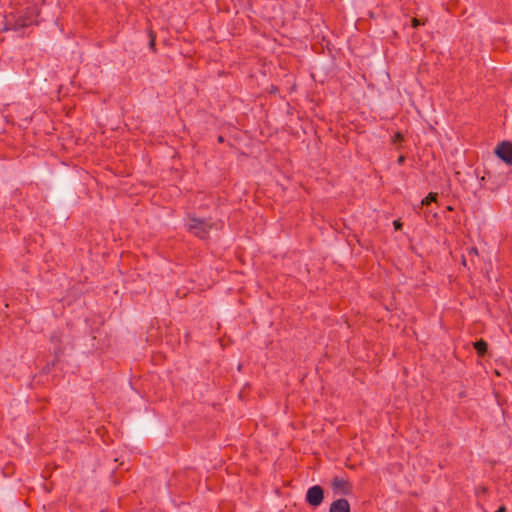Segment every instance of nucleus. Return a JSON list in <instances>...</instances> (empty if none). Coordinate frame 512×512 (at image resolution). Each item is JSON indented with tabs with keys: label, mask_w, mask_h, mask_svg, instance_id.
<instances>
[{
	"label": "nucleus",
	"mask_w": 512,
	"mask_h": 512,
	"mask_svg": "<svg viewBox=\"0 0 512 512\" xmlns=\"http://www.w3.org/2000/svg\"><path fill=\"white\" fill-rule=\"evenodd\" d=\"M329 512H351L348 500L340 498L331 503Z\"/></svg>",
	"instance_id": "obj_6"
},
{
	"label": "nucleus",
	"mask_w": 512,
	"mask_h": 512,
	"mask_svg": "<svg viewBox=\"0 0 512 512\" xmlns=\"http://www.w3.org/2000/svg\"><path fill=\"white\" fill-rule=\"evenodd\" d=\"M40 10L36 4H32L19 11L16 15L6 18V30H19L37 23Z\"/></svg>",
	"instance_id": "obj_1"
},
{
	"label": "nucleus",
	"mask_w": 512,
	"mask_h": 512,
	"mask_svg": "<svg viewBox=\"0 0 512 512\" xmlns=\"http://www.w3.org/2000/svg\"><path fill=\"white\" fill-rule=\"evenodd\" d=\"M403 140V136L401 135V133H396L395 134V137H394V141H402Z\"/></svg>",
	"instance_id": "obj_13"
},
{
	"label": "nucleus",
	"mask_w": 512,
	"mask_h": 512,
	"mask_svg": "<svg viewBox=\"0 0 512 512\" xmlns=\"http://www.w3.org/2000/svg\"><path fill=\"white\" fill-rule=\"evenodd\" d=\"M473 346H474V349L476 350V353L479 357H484L485 354L487 353L488 344L485 340L480 339V340L476 341L473 344Z\"/></svg>",
	"instance_id": "obj_7"
},
{
	"label": "nucleus",
	"mask_w": 512,
	"mask_h": 512,
	"mask_svg": "<svg viewBox=\"0 0 512 512\" xmlns=\"http://www.w3.org/2000/svg\"><path fill=\"white\" fill-rule=\"evenodd\" d=\"M424 24H425V22H421V21H420L419 19H417V18H413V19H412V27H414V28H417L418 26H420V25H424Z\"/></svg>",
	"instance_id": "obj_10"
},
{
	"label": "nucleus",
	"mask_w": 512,
	"mask_h": 512,
	"mask_svg": "<svg viewBox=\"0 0 512 512\" xmlns=\"http://www.w3.org/2000/svg\"><path fill=\"white\" fill-rule=\"evenodd\" d=\"M324 499V490L321 486L315 485L308 489L306 493V501L313 507L319 506Z\"/></svg>",
	"instance_id": "obj_3"
},
{
	"label": "nucleus",
	"mask_w": 512,
	"mask_h": 512,
	"mask_svg": "<svg viewBox=\"0 0 512 512\" xmlns=\"http://www.w3.org/2000/svg\"><path fill=\"white\" fill-rule=\"evenodd\" d=\"M213 227L214 223L197 217H189V222L187 223L188 231L201 239H205Z\"/></svg>",
	"instance_id": "obj_2"
},
{
	"label": "nucleus",
	"mask_w": 512,
	"mask_h": 512,
	"mask_svg": "<svg viewBox=\"0 0 512 512\" xmlns=\"http://www.w3.org/2000/svg\"><path fill=\"white\" fill-rule=\"evenodd\" d=\"M495 512H506V507L500 506Z\"/></svg>",
	"instance_id": "obj_15"
},
{
	"label": "nucleus",
	"mask_w": 512,
	"mask_h": 512,
	"mask_svg": "<svg viewBox=\"0 0 512 512\" xmlns=\"http://www.w3.org/2000/svg\"><path fill=\"white\" fill-rule=\"evenodd\" d=\"M51 341L55 342V343H61L60 337L55 336V335L51 336Z\"/></svg>",
	"instance_id": "obj_14"
},
{
	"label": "nucleus",
	"mask_w": 512,
	"mask_h": 512,
	"mask_svg": "<svg viewBox=\"0 0 512 512\" xmlns=\"http://www.w3.org/2000/svg\"><path fill=\"white\" fill-rule=\"evenodd\" d=\"M218 141H219V142H223V137H222V136H219V137H218Z\"/></svg>",
	"instance_id": "obj_16"
},
{
	"label": "nucleus",
	"mask_w": 512,
	"mask_h": 512,
	"mask_svg": "<svg viewBox=\"0 0 512 512\" xmlns=\"http://www.w3.org/2000/svg\"><path fill=\"white\" fill-rule=\"evenodd\" d=\"M438 194L436 192H430L425 198L422 199L421 205L428 206L432 202H436Z\"/></svg>",
	"instance_id": "obj_8"
},
{
	"label": "nucleus",
	"mask_w": 512,
	"mask_h": 512,
	"mask_svg": "<svg viewBox=\"0 0 512 512\" xmlns=\"http://www.w3.org/2000/svg\"><path fill=\"white\" fill-rule=\"evenodd\" d=\"M393 225H394V227H395V229H396V230H398V229H401V228H402V223L400 222V220H395V221L393 222Z\"/></svg>",
	"instance_id": "obj_11"
},
{
	"label": "nucleus",
	"mask_w": 512,
	"mask_h": 512,
	"mask_svg": "<svg viewBox=\"0 0 512 512\" xmlns=\"http://www.w3.org/2000/svg\"><path fill=\"white\" fill-rule=\"evenodd\" d=\"M495 154L502 159L506 164H512V143L508 141H503L500 143L496 149Z\"/></svg>",
	"instance_id": "obj_4"
},
{
	"label": "nucleus",
	"mask_w": 512,
	"mask_h": 512,
	"mask_svg": "<svg viewBox=\"0 0 512 512\" xmlns=\"http://www.w3.org/2000/svg\"><path fill=\"white\" fill-rule=\"evenodd\" d=\"M405 160H406L405 156H404V155H400V156L398 157V159H397V163H398L399 165H403V164H404V162H405Z\"/></svg>",
	"instance_id": "obj_12"
},
{
	"label": "nucleus",
	"mask_w": 512,
	"mask_h": 512,
	"mask_svg": "<svg viewBox=\"0 0 512 512\" xmlns=\"http://www.w3.org/2000/svg\"><path fill=\"white\" fill-rule=\"evenodd\" d=\"M332 487L337 493L350 495L352 493V485L344 477L335 476L332 480Z\"/></svg>",
	"instance_id": "obj_5"
},
{
	"label": "nucleus",
	"mask_w": 512,
	"mask_h": 512,
	"mask_svg": "<svg viewBox=\"0 0 512 512\" xmlns=\"http://www.w3.org/2000/svg\"><path fill=\"white\" fill-rule=\"evenodd\" d=\"M149 37H150V41H149V47L155 51V39H156V36L155 34L153 33V31H150L149 33Z\"/></svg>",
	"instance_id": "obj_9"
}]
</instances>
